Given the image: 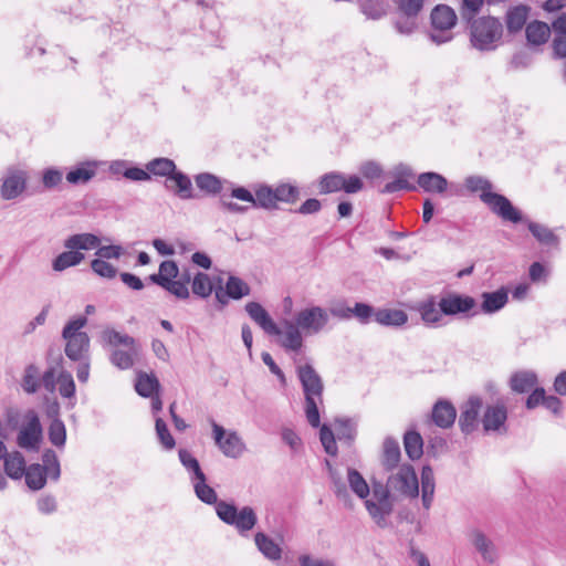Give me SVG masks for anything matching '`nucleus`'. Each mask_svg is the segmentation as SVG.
<instances>
[{
  "label": "nucleus",
  "mask_w": 566,
  "mask_h": 566,
  "mask_svg": "<svg viewBox=\"0 0 566 566\" xmlns=\"http://www.w3.org/2000/svg\"><path fill=\"white\" fill-rule=\"evenodd\" d=\"M478 303L474 297L457 292H449L437 300L429 295L416 304L413 310L419 313L426 326L439 327L444 325L443 316L472 317L478 314Z\"/></svg>",
  "instance_id": "1"
},
{
  "label": "nucleus",
  "mask_w": 566,
  "mask_h": 566,
  "mask_svg": "<svg viewBox=\"0 0 566 566\" xmlns=\"http://www.w3.org/2000/svg\"><path fill=\"white\" fill-rule=\"evenodd\" d=\"M193 484L197 497L209 505L216 506L218 517L226 524L234 526L240 534L251 531L258 523V516L253 507L243 506L240 511L233 503L218 501L217 492L207 484L206 475L196 479Z\"/></svg>",
  "instance_id": "2"
},
{
  "label": "nucleus",
  "mask_w": 566,
  "mask_h": 566,
  "mask_svg": "<svg viewBox=\"0 0 566 566\" xmlns=\"http://www.w3.org/2000/svg\"><path fill=\"white\" fill-rule=\"evenodd\" d=\"M464 186L472 193L480 191V200L502 221L518 224L523 220V212L507 197L492 191L493 185L485 177L468 176Z\"/></svg>",
  "instance_id": "3"
},
{
  "label": "nucleus",
  "mask_w": 566,
  "mask_h": 566,
  "mask_svg": "<svg viewBox=\"0 0 566 566\" xmlns=\"http://www.w3.org/2000/svg\"><path fill=\"white\" fill-rule=\"evenodd\" d=\"M296 376L304 392L306 419L313 428H318L321 424V417L317 401L322 402L323 400V379L310 363L297 365Z\"/></svg>",
  "instance_id": "4"
},
{
  "label": "nucleus",
  "mask_w": 566,
  "mask_h": 566,
  "mask_svg": "<svg viewBox=\"0 0 566 566\" xmlns=\"http://www.w3.org/2000/svg\"><path fill=\"white\" fill-rule=\"evenodd\" d=\"M470 44L480 52H492L502 43L504 27L501 20L493 15L478 17L467 24Z\"/></svg>",
  "instance_id": "5"
},
{
  "label": "nucleus",
  "mask_w": 566,
  "mask_h": 566,
  "mask_svg": "<svg viewBox=\"0 0 566 566\" xmlns=\"http://www.w3.org/2000/svg\"><path fill=\"white\" fill-rule=\"evenodd\" d=\"M431 31L429 39L437 45L450 42L453 39L451 29L457 24L455 11L448 4H437L431 13Z\"/></svg>",
  "instance_id": "6"
},
{
  "label": "nucleus",
  "mask_w": 566,
  "mask_h": 566,
  "mask_svg": "<svg viewBox=\"0 0 566 566\" xmlns=\"http://www.w3.org/2000/svg\"><path fill=\"white\" fill-rule=\"evenodd\" d=\"M398 17L394 27L398 33L409 35L418 28V15L423 9L424 0H395Z\"/></svg>",
  "instance_id": "7"
},
{
  "label": "nucleus",
  "mask_w": 566,
  "mask_h": 566,
  "mask_svg": "<svg viewBox=\"0 0 566 566\" xmlns=\"http://www.w3.org/2000/svg\"><path fill=\"white\" fill-rule=\"evenodd\" d=\"M388 486L405 496L418 497L419 482L415 468L409 463L400 465L398 472L388 478Z\"/></svg>",
  "instance_id": "8"
},
{
  "label": "nucleus",
  "mask_w": 566,
  "mask_h": 566,
  "mask_svg": "<svg viewBox=\"0 0 566 566\" xmlns=\"http://www.w3.org/2000/svg\"><path fill=\"white\" fill-rule=\"evenodd\" d=\"M25 418L28 419V423L20 430L17 443L20 448L38 451L43 440V429L39 416L34 410L30 409Z\"/></svg>",
  "instance_id": "9"
},
{
  "label": "nucleus",
  "mask_w": 566,
  "mask_h": 566,
  "mask_svg": "<svg viewBox=\"0 0 566 566\" xmlns=\"http://www.w3.org/2000/svg\"><path fill=\"white\" fill-rule=\"evenodd\" d=\"M213 439L222 453L232 459H238L245 450V444L235 431L226 432V429L211 419Z\"/></svg>",
  "instance_id": "10"
},
{
  "label": "nucleus",
  "mask_w": 566,
  "mask_h": 566,
  "mask_svg": "<svg viewBox=\"0 0 566 566\" xmlns=\"http://www.w3.org/2000/svg\"><path fill=\"white\" fill-rule=\"evenodd\" d=\"M294 319L298 328L317 334L327 325L329 315L325 308L312 306L300 311Z\"/></svg>",
  "instance_id": "11"
},
{
  "label": "nucleus",
  "mask_w": 566,
  "mask_h": 566,
  "mask_svg": "<svg viewBox=\"0 0 566 566\" xmlns=\"http://www.w3.org/2000/svg\"><path fill=\"white\" fill-rule=\"evenodd\" d=\"M483 406L482 398L478 396L470 397L462 406L459 417V428L464 436L474 432L479 427V416Z\"/></svg>",
  "instance_id": "12"
},
{
  "label": "nucleus",
  "mask_w": 566,
  "mask_h": 566,
  "mask_svg": "<svg viewBox=\"0 0 566 566\" xmlns=\"http://www.w3.org/2000/svg\"><path fill=\"white\" fill-rule=\"evenodd\" d=\"M532 8L528 4L520 3L511 6L504 15L505 29L509 35H516L527 24Z\"/></svg>",
  "instance_id": "13"
},
{
  "label": "nucleus",
  "mask_w": 566,
  "mask_h": 566,
  "mask_svg": "<svg viewBox=\"0 0 566 566\" xmlns=\"http://www.w3.org/2000/svg\"><path fill=\"white\" fill-rule=\"evenodd\" d=\"M245 312L266 334L280 336L282 329L273 321L269 312L258 302H249L244 306Z\"/></svg>",
  "instance_id": "14"
},
{
  "label": "nucleus",
  "mask_w": 566,
  "mask_h": 566,
  "mask_svg": "<svg viewBox=\"0 0 566 566\" xmlns=\"http://www.w3.org/2000/svg\"><path fill=\"white\" fill-rule=\"evenodd\" d=\"M507 419V410L504 405H489L482 418V424L485 432L496 431L506 433L505 421Z\"/></svg>",
  "instance_id": "15"
},
{
  "label": "nucleus",
  "mask_w": 566,
  "mask_h": 566,
  "mask_svg": "<svg viewBox=\"0 0 566 566\" xmlns=\"http://www.w3.org/2000/svg\"><path fill=\"white\" fill-rule=\"evenodd\" d=\"M431 421L441 429H449L457 419V409L451 401L439 399L432 407Z\"/></svg>",
  "instance_id": "16"
},
{
  "label": "nucleus",
  "mask_w": 566,
  "mask_h": 566,
  "mask_svg": "<svg viewBox=\"0 0 566 566\" xmlns=\"http://www.w3.org/2000/svg\"><path fill=\"white\" fill-rule=\"evenodd\" d=\"M165 188L180 199L195 198L191 179L181 170L176 169L174 174L165 180Z\"/></svg>",
  "instance_id": "17"
},
{
  "label": "nucleus",
  "mask_w": 566,
  "mask_h": 566,
  "mask_svg": "<svg viewBox=\"0 0 566 566\" xmlns=\"http://www.w3.org/2000/svg\"><path fill=\"white\" fill-rule=\"evenodd\" d=\"M552 28L544 21L533 20L525 27V38L528 48L534 49L548 42Z\"/></svg>",
  "instance_id": "18"
},
{
  "label": "nucleus",
  "mask_w": 566,
  "mask_h": 566,
  "mask_svg": "<svg viewBox=\"0 0 566 566\" xmlns=\"http://www.w3.org/2000/svg\"><path fill=\"white\" fill-rule=\"evenodd\" d=\"M25 172L21 170L13 171L3 179L0 188L1 197L4 200L15 199L25 190Z\"/></svg>",
  "instance_id": "19"
},
{
  "label": "nucleus",
  "mask_w": 566,
  "mask_h": 566,
  "mask_svg": "<svg viewBox=\"0 0 566 566\" xmlns=\"http://www.w3.org/2000/svg\"><path fill=\"white\" fill-rule=\"evenodd\" d=\"M64 339L66 340L64 352L69 359L72 361H81L88 357L90 336L87 333L75 334L71 338Z\"/></svg>",
  "instance_id": "20"
},
{
  "label": "nucleus",
  "mask_w": 566,
  "mask_h": 566,
  "mask_svg": "<svg viewBox=\"0 0 566 566\" xmlns=\"http://www.w3.org/2000/svg\"><path fill=\"white\" fill-rule=\"evenodd\" d=\"M195 182L205 196L216 197L222 195L224 185L228 184V180L211 172H200L195 176Z\"/></svg>",
  "instance_id": "21"
},
{
  "label": "nucleus",
  "mask_w": 566,
  "mask_h": 566,
  "mask_svg": "<svg viewBox=\"0 0 566 566\" xmlns=\"http://www.w3.org/2000/svg\"><path fill=\"white\" fill-rule=\"evenodd\" d=\"M518 223H524L532 235L543 245L557 248L559 245V238L548 227L531 221L523 216V220Z\"/></svg>",
  "instance_id": "22"
},
{
  "label": "nucleus",
  "mask_w": 566,
  "mask_h": 566,
  "mask_svg": "<svg viewBox=\"0 0 566 566\" xmlns=\"http://www.w3.org/2000/svg\"><path fill=\"white\" fill-rule=\"evenodd\" d=\"M417 184L423 191L430 193H443L449 186L447 178L434 171L420 174Z\"/></svg>",
  "instance_id": "23"
},
{
  "label": "nucleus",
  "mask_w": 566,
  "mask_h": 566,
  "mask_svg": "<svg viewBox=\"0 0 566 566\" xmlns=\"http://www.w3.org/2000/svg\"><path fill=\"white\" fill-rule=\"evenodd\" d=\"M509 301V291L502 286L494 292L482 294L481 311L485 314H493L505 306Z\"/></svg>",
  "instance_id": "24"
},
{
  "label": "nucleus",
  "mask_w": 566,
  "mask_h": 566,
  "mask_svg": "<svg viewBox=\"0 0 566 566\" xmlns=\"http://www.w3.org/2000/svg\"><path fill=\"white\" fill-rule=\"evenodd\" d=\"M538 382L537 375L532 370L514 373L510 378V387L517 394L530 392Z\"/></svg>",
  "instance_id": "25"
},
{
  "label": "nucleus",
  "mask_w": 566,
  "mask_h": 566,
  "mask_svg": "<svg viewBox=\"0 0 566 566\" xmlns=\"http://www.w3.org/2000/svg\"><path fill=\"white\" fill-rule=\"evenodd\" d=\"M99 244V237L88 232L73 234L64 241V248H66L67 250H76L80 252L82 250L87 251L92 249H97Z\"/></svg>",
  "instance_id": "26"
},
{
  "label": "nucleus",
  "mask_w": 566,
  "mask_h": 566,
  "mask_svg": "<svg viewBox=\"0 0 566 566\" xmlns=\"http://www.w3.org/2000/svg\"><path fill=\"white\" fill-rule=\"evenodd\" d=\"M96 175V163L84 161L66 174V181L71 185H84Z\"/></svg>",
  "instance_id": "27"
},
{
  "label": "nucleus",
  "mask_w": 566,
  "mask_h": 566,
  "mask_svg": "<svg viewBox=\"0 0 566 566\" xmlns=\"http://www.w3.org/2000/svg\"><path fill=\"white\" fill-rule=\"evenodd\" d=\"M253 207L265 210L277 209L274 189L266 184H258L254 186Z\"/></svg>",
  "instance_id": "28"
},
{
  "label": "nucleus",
  "mask_w": 566,
  "mask_h": 566,
  "mask_svg": "<svg viewBox=\"0 0 566 566\" xmlns=\"http://www.w3.org/2000/svg\"><path fill=\"white\" fill-rule=\"evenodd\" d=\"M375 321L384 326L400 327L408 322V314L397 308H378Z\"/></svg>",
  "instance_id": "29"
},
{
  "label": "nucleus",
  "mask_w": 566,
  "mask_h": 566,
  "mask_svg": "<svg viewBox=\"0 0 566 566\" xmlns=\"http://www.w3.org/2000/svg\"><path fill=\"white\" fill-rule=\"evenodd\" d=\"M382 467L386 471H392L398 467L401 458L399 443L392 437H387L382 443Z\"/></svg>",
  "instance_id": "30"
},
{
  "label": "nucleus",
  "mask_w": 566,
  "mask_h": 566,
  "mask_svg": "<svg viewBox=\"0 0 566 566\" xmlns=\"http://www.w3.org/2000/svg\"><path fill=\"white\" fill-rule=\"evenodd\" d=\"M160 388V382L154 374L149 375L143 371L138 374L135 390L140 397L149 398L157 395L159 394Z\"/></svg>",
  "instance_id": "31"
},
{
  "label": "nucleus",
  "mask_w": 566,
  "mask_h": 566,
  "mask_svg": "<svg viewBox=\"0 0 566 566\" xmlns=\"http://www.w3.org/2000/svg\"><path fill=\"white\" fill-rule=\"evenodd\" d=\"M25 484L32 491H39L46 484V467L40 463H32L24 469Z\"/></svg>",
  "instance_id": "32"
},
{
  "label": "nucleus",
  "mask_w": 566,
  "mask_h": 566,
  "mask_svg": "<svg viewBox=\"0 0 566 566\" xmlns=\"http://www.w3.org/2000/svg\"><path fill=\"white\" fill-rule=\"evenodd\" d=\"M254 542L265 558L272 562L281 559L282 548L270 536L259 532L254 536Z\"/></svg>",
  "instance_id": "33"
},
{
  "label": "nucleus",
  "mask_w": 566,
  "mask_h": 566,
  "mask_svg": "<svg viewBox=\"0 0 566 566\" xmlns=\"http://www.w3.org/2000/svg\"><path fill=\"white\" fill-rule=\"evenodd\" d=\"M336 437L339 441L352 446L357 436V424L350 418L337 417L334 420Z\"/></svg>",
  "instance_id": "34"
},
{
  "label": "nucleus",
  "mask_w": 566,
  "mask_h": 566,
  "mask_svg": "<svg viewBox=\"0 0 566 566\" xmlns=\"http://www.w3.org/2000/svg\"><path fill=\"white\" fill-rule=\"evenodd\" d=\"M179 275V268L176 261L165 260L159 264L158 273H153L148 276V280L158 285L163 286L167 281L174 280Z\"/></svg>",
  "instance_id": "35"
},
{
  "label": "nucleus",
  "mask_w": 566,
  "mask_h": 566,
  "mask_svg": "<svg viewBox=\"0 0 566 566\" xmlns=\"http://www.w3.org/2000/svg\"><path fill=\"white\" fill-rule=\"evenodd\" d=\"M406 454L411 461L418 460L423 454V439L416 430H409L403 434Z\"/></svg>",
  "instance_id": "36"
},
{
  "label": "nucleus",
  "mask_w": 566,
  "mask_h": 566,
  "mask_svg": "<svg viewBox=\"0 0 566 566\" xmlns=\"http://www.w3.org/2000/svg\"><path fill=\"white\" fill-rule=\"evenodd\" d=\"M286 332L284 337L280 340V345L285 350L298 352L303 347V337L300 328L295 323L285 322Z\"/></svg>",
  "instance_id": "37"
},
{
  "label": "nucleus",
  "mask_w": 566,
  "mask_h": 566,
  "mask_svg": "<svg viewBox=\"0 0 566 566\" xmlns=\"http://www.w3.org/2000/svg\"><path fill=\"white\" fill-rule=\"evenodd\" d=\"M146 169L149 175L156 177L169 178L177 169L175 161L167 157H157L146 164Z\"/></svg>",
  "instance_id": "38"
},
{
  "label": "nucleus",
  "mask_w": 566,
  "mask_h": 566,
  "mask_svg": "<svg viewBox=\"0 0 566 566\" xmlns=\"http://www.w3.org/2000/svg\"><path fill=\"white\" fill-rule=\"evenodd\" d=\"M4 459V473L12 480H20L24 474L25 459L21 452L14 451Z\"/></svg>",
  "instance_id": "39"
},
{
  "label": "nucleus",
  "mask_w": 566,
  "mask_h": 566,
  "mask_svg": "<svg viewBox=\"0 0 566 566\" xmlns=\"http://www.w3.org/2000/svg\"><path fill=\"white\" fill-rule=\"evenodd\" d=\"M344 174L340 171H329L322 175L318 179V192L328 195L342 191Z\"/></svg>",
  "instance_id": "40"
},
{
  "label": "nucleus",
  "mask_w": 566,
  "mask_h": 566,
  "mask_svg": "<svg viewBox=\"0 0 566 566\" xmlns=\"http://www.w3.org/2000/svg\"><path fill=\"white\" fill-rule=\"evenodd\" d=\"M85 259L84 253L76 250H69L60 253L52 262V268L56 272H62L67 268L78 265Z\"/></svg>",
  "instance_id": "41"
},
{
  "label": "nucleus",
  "mask_w": 566,
  "mask_h": 566,
  "mask_svg": "<svg viewBox=\"0 0 566 566\" xmlns=\"http://www.w3.org/2000/svg\"><path fill=\"white\" fill-rule=\"evenodd\" d=\"M216 286L207 273L198 271L193 275L191 284L193 295L200 298H208Z\"/></svg>",
  "instance_id": "42"
},
{
  "label": "nucleus",
  "mask_w": 566,
  "mask_h": 566,
  "mask_svg": "<svg viewBox=\"0 0 566 566\" xmlns=\"http://www.w3.org/2000/svg\"><path fill=\"white\" fill-rule=\"evenodd\" d=\"M347 480L350 490L359 497L367 499L370 493L369 485L364 476L354 468L347 469Z\"/></svg>",
  "instance_id": "43"
},
{
  "label": "nucleus",
  "mask_w": 566,
  "mask_h": 566,
  "mask_svg": "<svg viewBox=\"0 0 566 566\" xmlns=\"http://www.w3.org/2000/svg\"><path fill=\"white\" fill-rule=\"evenodd\" d=\"M102 340L113 347H117L119 345L129 347L130 349H134L136 345V340L134 337L127 335V334H120L119 332L115 331L114 328H105L101 334Z\"/></svg>",
  "instance_id": "44"
},
{
  "label": "nucleus",
  "mask_w": 566,
  "mask_h": 566,
  "mask_svg": "<svg viewBox=\"0 0 566 566\" xmlns=\"http://www.w3.org/2000/svg\"><path fill=\"white\" fill-rule=\"evenodd\" d=\"M274 189L276 203L284 202L293 205L298 201L301 190L296 185L281 182Z\"/></svg>",
  "instance_id": "45"
},
{
  "label": "nucleus",
  "mask_w": 566,
  "mask_h": 566,
  "mask_svg": "<svg viewBox=\"0 0 566 566\" xmlns=\"http://www.w3.org/2000/svg\"><path fill=\"white\" fill-rule=\"evenodd\" d=\"M360 11L371 20H379L387 15L389 6L379 0H358Z\"/></svg>",
  "instance_id": "46"
},
{
  "label": "nucleus",
  "mask_w": 566,
  "mask_h": 566,
  "mask_svg": "<svg viewBox=\"0 0 566 566\" xmlns=\"http://www.w3.org/2000/svg\"><path fill=\"white\" fill-rule=\"evenodd\" d=\"M224 289L231 300H241L251 293L249 284L235 275L228 277Z\"/></svg>",
  "instance_id": "47"
},
{
  "label": "nucleus",
  "mask_w": 566,
  "mask_h": 566,
  "mask_svg": "<svg viewBox=\"0 0 566 566\" xmlns=\"http://www.w3.org/2000/svg\"><path fill=\"white\" fill-rule=\"evenodd\" d=\"M40 370L34 364H30L24 369V375L22 378V388L28 394H35L41 387V381L39 379Z\"/></svg>",
  "instance_id": "48"
},
{
  "label": "nucleus",
  "mask_w": 566,
  "mask_h": 566,
  "mask_svg": "<svg viewBox=\"0 0 566 566\" xmlns=\"http://www.w3.org/2000/svg\"><path fill=\"white\" fill-rule=\"evenodd\" d=\"M48 437L50 442L56 448H62L65 446L66 428L61 419H54L50 422Z\"/></svg>",
  "instance_id": "49"
},
{
  "label": "nucleus",
  "mask_w": 566,
  "mask_h": 566,
  "mask_svg": "<svg viewBox=\"0 0 566 566\" xmlns=\"http://www.w3.org/2000/svg\"><path fill=\"white\" fill-rule=\"evenodd\" d=\"M43 467H46V478L57 481L61 475V467L54 450L45 449L42 454Z\"/></svg>",
  "instance_id": "50"
},
{
  "label": "nucleus",
  "mask_w": 566,
  "mask_h": 566,
  "mask_svg": "<svg viewBox=\"0 0 566 566\" xmlns=\"http://www.w3.org/2000/svg\"><path fill=\"white\" fill-rule=\"evenodd\" d=\"M473 545L476 551L482 555L483 559L492 563L493 557V544L488 537L480 531L473 532Z\"/></svg>",
  "instance_id": "51"
},
{
  "label": "nucleus",
  "mask_w": 566,
  "mask_h": 566,
  "mask_svg": "<svg viewBox=\"0 0 566 566\" xmlns=\"http://www.w3.org/2000/svg\"><path fill=\"white\" fill-rule=\"evenodd\" d=\"M319 440L324 451L331 457H336L338 454V448L336 443V437L332 428L326 423L322 426L319 424Z\"/></svg>",
  "instance_id": "52"
},
{
  "label": "nucleus",
  "mask_w": 566,
  "mask_h": 566,
  "mask_svg": "<svg viewBox=\"0 0 566 566\" xmlns=\"http://www.w3.org/2000/svg\"><path fill=\"white\" fill-rule=\"evenodd\" d=\"M319 440L324 451L331 457H336L338 454V448L336 443V437L332 428L326 423L322 426L319 424Z\"/></svg>",
  "instance_id": "53"
},
{
  "label": "nucleus",
  "mask_w": 566,
  "mask_h": 566,
  "mask_svg": "<svg viewBox=\"0 0 566 566\" xmlns=\"http://www.w3.org/2000/svg\"><path fill=\"white\" fill-rule=\"evenodd\" d=\"M484 0H461L460 17L467 24L476 20V14L481 11Z\"/></svg>",
  "instance_id": "54"
},
{
  "label": "nucleus",
  "mask_w": 566,
  "mask_h": 566,
  "mask_svg": "<svg viewBox=\"0 0 566 566\" xmlns=\"http://www.w3.org/2000/svg\"><path fill=\"white\" fill-rule=\"evenodd\" d=\"M155 429H156L157 438H158L159 442L163 444V447L167 450L174 449L176 446V441H175L174 437L171 436V433L167 427V423L165 422V420L163 418H160V417L156 418Z\"/></svg>",
  "instance_id": "55"
},
{
  "label": "nucleus",
  "mask_w": 566,
  "mask_h": 566,
  "mask_svg": "<svg viewBox=\"0 0 566 566\" xmlns=\"http://www.w3.org/2000/svg\"><path fill=\"white\" fill-rule=\"evenodd\" d=\"M376 311L377 310L370 304L356 302L349 312L352 313V317H356L359 323L368 324L373 317H376Z\"/></svg>",
  "instance_id": "56"
},
{
  "label": "nucleus",
  "mask_w": 566,
  "mask_h": 566,
  "mask_svg": "<svg viewBox=\"0 0 566 566\" xmlns=\"http://www.w3.org/2000/svg\"><path fill=\"white\" fill-rule=\"evenodd\" d=\"M359 172L364 178L373 182L384 177L385 171L381 165L375 160H367L360 164Z\"/></svg>",
  "instance_id": "57"
},
{
  "label": "nucleus",
  "mask_w": 566,
  "mask_h": 566,
  "mask_svg": "<svg viewBox=\"0 0 566 566\" xmlns=\"http://www.w3.org/2000/svg\"><path fill=\"white\" fill-rule=\"evenodd\" d=\"M59 391L64 398H72L75 395V382L73 376L67 370L60 371L57 376Z\"/></svg>",
  "instance_id": "58"
},
{
  "label": "nucleus",
  "mask_w": 566,
  "mask_h": 566,
  "mask_svg": "<svg viewBox=\"0 0 566 566\" xmlns=\"http://www.w3.org/2000/svg\"><path fill=\"white\" fill-rule=\"evenodd\" d=\"M178 455L181 464L193 474L195 479H198L205 474L201 470L199 461L191 454L190 451L187 449H180Z\"/></svg>",
  "instance_id": "59"
},
{
  "label": "nucleus",
  "mask_w": 566,
  "mask_h": 566,
  "mask_svg": "<svg viewBox=\"0 0 566 566\" xmlns=\"http://www.w3.org/2000/svg\"><path fill=\"white\" fill-rule=\"evenodd\" d=\"M91 269L101 277L114 279L117 275V269L101 258H96L91 261Z\"/></svg>",
  "instance_id": "60"
},
{
  "label": "nucleus",
  "mask_w": 566,
  "mask_h": 566,
  "mask_svg": "<svg viewBox=\"0 0 566 566\" xmlns=\"http://www.w3.org/2000/svg\"><path fill=\"white\" fill-rule=\"evenodd\" d=\"M87 324V317L80 315L71 318L62 329V338H71L75 334H83L81 329Z\"/></svg>",
  "instance_id": "61"
},
{
  "label": "nucleus",
  "mask_w": 566,
  "mask_h": 566,
  "mask_svg": "<svg viewBox=\"0 0 566 566\" xmlns=\"http://www.w3.org/2000/svg\"><path fill=\"white\" fill-rule=\"evenodd\" d=\"M62 180L63 171L55 167H49L42 171V184L46 190L54 189Z\"/></svg>",
  "instance_id": "62"
},
{
  "label": "nucleus",
  "mask_w": 566,
  "mask_h": 566,
  "mask_svg": "<svg viewBox=\"0 0 566 566\" xmlns=\"http://www.w3.org/2000/svg\"><path fill=\"white\" fill-rule=\"evenodd\" d=\"M111 363L117 368L125 370L134 366L133 355L122 349H115L109 356Z\"/></svg>",
  "instance_id": "63"
},
{
  "label": "nucleus",
  "mask_w": 566,
  "mask_h": 566,
  "mask_svg": "<svg viewBox=\"0 0 566 566\" xmlns=\"http://www.w3.org/2000/svg\"><path fill=\"white\" fill-rule=\"evenodd\" d=\"M447 440L443 437L434 436L428 440L426 453L428 457L437 459L447 450Z\"/></svg>",
  "instance_id": "64"
}]
</instances>
